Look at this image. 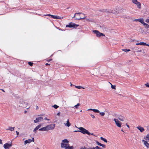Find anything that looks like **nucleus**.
<instances>
[{
    "mask_svg": "<svg viewBox=\"0 0 149 149\" xmlns=\"http://www.w3.org/2000/svg\"><path fill=\"white\" fill-rule=\"evenodd\" d=\"M100 11L103 12L109 13V12L106 9H103L100 10Z\"/></svg>",
    "mask_w": 149,
    "mask_h": 149,
    "instance_id": "c85d7f7f",
    "label": "nucleus"
},
{
    "mask_svg": "<svg viewBox=\"0 0 149 149\" xmlns=\"http://www.w3.org/2000/svg\"><path fill=\"white\" fill-rule=\"evenodd\" d=\"M136 45H146V43L145 42H140V43H136Z\"/></svg>",
    "mask_w": 149,
    "mask_h": 149,
    "instance_id": "a211bd4d",
    "label": "nucleus"
},
{
    "mask_svg": "<svg viewBox=\"0 0 149 149\" xmlns=\"http://www.w3.org/2000/svg\"><path fill=\"white\" fill-rule=\"evenodd\" d=\"M88 109V110H92V109Z\"/></svg>",
    "mask_w": 149,
    "mask_h": 149,
    "instance_id": "864d4df0",
    "label": "nucleus"
},
{
    "mask_svg": "<svg viewBox=\"0 0 149 149\" xmlns=\"http://www.w3.org/2000/svg\"><path fill=\"white\" fill-rule=\"evenodd\" d=\"M148 128H149V126L148 127V129L149 130V129H148Z\"/></svg>",
    "mask_w": 149,
    "mask_h": 149,
    "instance_id": "69168bd1",
    "label": "nucleus"
},
{
    "mask_svg": "<svg viewBox=\"0 0 149 149\" xmlns=\"http://www.w3.org/2000/svg\"><path fill=\"white\" fill-rule=\"evenodd\" d=\"M55 125L54 124L47 125V126L48 129V130L54 129V128Z\"/></svg>",
    "mask_w": 149,
    "mask_h": 149,
    "instance_id": "0eeeda50",
    "label": "nucleus"
},
{
    "mask_svg": "<svg viewBox=\"0 0 149 149\" xmlns=\"http://www.w3.org/2000/svg\"><path fill=\"white\" fill-rule=\"evenodd\" d=\"M43 118L41 117H38L36 118V120H34V122L35 123H37L43 120Z\"/></svg>",
    "mask_w": 149,
    "mask_h": 149,
    "instance_id": "423d86ee",
    "label": "nucleus"
},
{
    "mask_svg": "<svg viewBox=\"0 0 149 149\" xmlns=\"http://www.w3.org/2000/svg\"><path fill=\"white\" fill-rule=\"evenodd\" d=\"M91 135H94V136H96L94 135H93V133H91H91L90 135H91Z\"/></svg>",
    "mask_w": 149,
    "mask_h": 149,
    "instance_id": "6e6d98bb",
    "label": "nucleus"
},
{
    "mask_svg": "<svg viewBox=\"0 0 149 149\" xmlns=\"http://www.w3.org/2000/svg\"><path fill=\"white\" fill-rule=\"evenodd\" d=\"M86 19V17L84 16V17L83 18L80 17L79 18H75V19L76 20H80V19Z\"/></svg>",
    "mask_w": 149,
    "mask_h": 149,
    "instance_id": "5701e85b",
    "label": "nucleus"
},
{
    "mask_svg": "<svg viewBox=\"0 0 149 149\" xmlns=\"http://www.w3.org/2000/svg\"><path fill=\"white\" fill-rule=\"evenodd\" d=\"M75 87L76 88H77L78 89H81V88L84 89V88L82 86H75Z\"/></svg>",
    "mask_w": 149,
    "mask_h": 149,
    "instance_id": "a878e982",
    "label": "nucleus"
},
{
    "mask_svg": "<svg viewBox=\"0 0 149 149\" xmlns=\"http://www.w3.org/2000/svg\"><path fill=\"white\" fill-rule=\"evenodd\" d=\"M143 24V26H145V28L147 29L149 28V25H148V24H147L146 23L144 22Z\"/></svg>",
    "mask_w": 149,
    "mask_h": 149,
    "instance_id": "aec40b11",
    "label": "nucleus"
},
{
    "mask_svg": "<svg viewBox=\"0 0 149 149\" xmlns=\"http://www.w3.org/2000/svg\"><path fill=\"white\" fill-rule=\"evenodd\" d=\"M126 126H127V127H128L129 128H130L129 125H127V123L126 124Z\"/></svg>",
    "mask_w": 149,
    "mask_h": 149,
    "instance_id": "3c124183",
    "label": "nucleus"
},
{
    "mask_svg": "<svg viewBox=\"0 0 149 149\" xmlns=\"http://www.w3.org/2000/svg\"><path fill=\"white\" fill-rule=\"evenodd\" d=\"M12 145V144L11 143H6L4 145L3 147L5 149H7L11 147Z\"/></svg>",
    "mask_w": 149,
    "mask_h": 149,
    "instance_id": "6e6552de",
    "label": "nucleus"
},
{
    "mask_svg": "<svg viewBox=\"0 0 149 149\" xmlns=\"http://www.w3.org/2000/svg\"><path fill=\"white\" fill-rule=\"evenodd\" d=\"M52 107H54L55 109H57L59 107V106L56 104H54V105L52 106Z\"/></svg>",
    "mask_w": 149,
    "mask_h": 149,
    "instance_id": "c756f323",
    "label": "nucleus"
},
{
    "mask_svg": "<svg viewBox=\"0 0 149 149\" xmlns=\"http://www.w3.org/2000/svg\"><path fill=\"white\" fill-rule=\"evenodd\" d=\"M28 64L31 66H32L33 65V63L29 62H28Z\"/></svg>",
    "mask_w": 149,
    "mask_h": 149,
    "instance_id": "c9c22d12",
    "label": "nucleus"
},
{
    "mask_svg": "<svg viewBox=\"0 0 149 149\" xmlns=\"http://www.w3.org/2000/svg\"><path fill=\"white\" fill-rule=\"evenodd\" d=\"M132 2L133 3L136 4L139 8H141V4L139 2H138L137 0H133Z\"/></svg>",
    "mask_w": 149,
    "mask_h": 149,
    "instance_id": "39448f33",
    "label": "nucleus"
},
{
    "mask_svg": "<svg viewBox=\"0 0 149 149\" xmlns=\"http://www.w3.org/2000/svg\"><path fill=\"white\" fill-rule=\"evenodd\" d=\"M133 21H139V19H136L134 20Z\"/></svg>",
    "mask_w": 149,
    "mask_h": 149,
    "instance_id": "79ce46f5",
    "label": "nucleus"
},
{
    "mask_svg": "<svg viewBox=\"0 0 149 149\" xmlns=\"http://www.w3.org/2000/svg\"><path fill=\"white\" fill-rule=\"evenodd\" d=\"M101 146H102L103 148H105L106 147V145H105L102 144V145Z\"/></svg>",
    "mask_w": 149,
    "mask_h": 149,
    "instance_id": "ea45409f",
    "label": "nucleus"
},
{
    "mask_svg": "<svg viewBox=\"0 0 149 149\" xmlns=\"http://www.w3.org/2000/svg\"><path fill=\"white\" fill-rule=\"evenodd\" d=\"M79 26V25L78 24H76L73 22H70L69 23V24L66 25V27H68L69 28H76Z\"/></svg>",
    "mask_w": 149,
    "mask_h": 149,
    "instance_id": "7ed1b4c3",
    "label": "nucleus"
},
{
    "mask_svg": "<svg viewBox=\"0 0 149 149\" xmlns=\"http://www.w3.org/2000/svg\"><path fill=\"white\" fill-rule=\"evenodd\" d=\"M82 14V13H76L75 14L74 16V17H73V18L74 17L75 15L77 16L78 14Z\"/></svg>",
    "mask_w": 149,
    "mask_h": 149,
    "instance_id": "2f4dec72",
    "label": "nucleus"
},
{
    "mask_svg": "<svg viewBox=\"0 0 149 149\" xmlns=\"http://www.w3.org/2000/svg\"><path fill=\"white\" fill-rule=\"evenodd\" d=\"M36 108V109H38V106H37Z\"/></svg>",
    "mask_w": 149,
    "mask_h": 149,
    "instance_id": "680f3d73",
    "label": "nucleus"
},
{
    "mask_svg": "<svg viewBox=\"0 0 149 149\" xmlns=\"http://www.w3.org/2000/svg\"><path fill=\"white\" fill-rule=\"evenodd\" d=\"M122 50L123 51L125 52H126L130 51V49H122Z\"/></svg>",
    "mask_w": 149,
    "mask_h": 149,
    "instance_id": "cd10ccee",
    "label": "nucleus"
},
{
    "mask_svg": "<svg viewBox=\"0 0 149 149\" xmlns=\"http://www.w3.org/2000/svg\"><path fill=\"white\" fill-rule=\"evenodd\" d=\"M32 141H33V142H34V139L33 138H32Z\"/></svg>",
    "mask_w": 149,
    "mask_h": 149,
    "instance_id": "603ef678",
    "label": "nucleus"
},
{
    "mask_svg": "<svg viewBox=\"0 0 149 149\" xmlns=\"http://www.w3.org/2000/svg\"><path fill=\"white\" fill-rule=\"evenodd\" d=\"M91 149H96L95 148V147H93V148H91Z\"/></svg>",
    "mask_w": 149,
    "mask_h": 149,
    "instance_id": "09e8293b",
    "label": "nucleus"
},
{
    "mask_svg": "<svg viewBox=\"0 0 149 149\" xmlns=\"http://www.w3.org/2000/svg\"><path fill=\"white\" fill-rule=\"evenodd\" d=\"M16 133L17 135H19V132L18 131H16Z\"/></svg>",
    "mask_w": 149,
    "mask_h": 149,
    "instance_id": "a18cd8bd",
    "label": "nucleus"
},
{
    "mask_svg": "<svg viewBox=\"0 0 149 149\" xmlns=\"http://www.w3.org/2000/svg\"><path fill=\"white\" fill-rule=\"evenodd\" d=\"M42 126L41 125V124H39L38 125H37L33 130V132L36 133L37 132V130H39V128L41 127Z\"/></svg>",
    "mask_w": 149,
    "mask_h": 149,
    "instance_id": "9b49d317",
    "label": "nucleus"
},
{
    "mask_svg": "<svg viewBox=\"0 0 149 149\" xmlns=\"http://www.w3.org/2000/svg\"><path fill=\"white\" fill-rule=\"evenodd\" d=\"M95 148L96 149H102V148H100L98 146H97L96 147H95Z\"/></svg>",
    "mask_w": 149,
    "mask_h": 149,
    "instance_id": "4c0bfd02",
    "label": "nucleus"
},
{
    "mask_svg": "<svg viewBox=\"0 0 149 149\" xmlns=\"http://www.w3.org/2000/svg\"><path fill=\"white\" fill-rule=\"evenodd\" d=\"M114 120L115 122L116 125L118 127H121V123H120V122L118 120V119L114 118Z\"/></svg>",
    "mask_w": 149,
    "mask_h": 149,
    "instance_id": "1a4fd4ad",
    "label": "nucleus"
},
{
    "mask_svg": "<svg viewBox=\"0 0 149 149\" xmlns=\"http://www.w3.org/2000/svg\"><path fill=\"white\" fill-rule=\"evenodd\" d=\"M0 144H2V141L1 139H0Z\"/></svg>",
    "mask_w": 149,
    "mask_h": 149,
    "instance_id": "49530a36",
    "label": "nucleus"
},
{
    "mask_svg": "<svg viewBox=\"0 0 149 149\" xmlns=\"http://www.w3.org/2000/svg\"><path fill=\"white\" fill-rule=\"evenodd\" d=\"M78 128L79 130V132L82 133L84 134H87L89 135L91 134L90 132L83 127H80Z\"/></svg>",
    "mask_w": 149,
    "mask_h": 149,
    "instance_id": "f03ea898",
    "label": "nucleus"
},
{
    "mask_svg": "<svg viewBox=\"0 0 149 149\" xmlns=\"http://www.w3.org/2000/svg\"><path fill=\"white\" fill-rule=\"evenodd\" d=\"M1 90L2 91H4V90H3V89H1Z\"/></svg>",
    "mask_w": 149,
    "mask_h": 149,
    "instance_id": "e2e57ef3",
    "label": "nucleus"
},
{
    "mask_svg": "<svg viewBox=\"0 0 149 149\" xmlns=\"http://www.w3.org/2000/svg\"><path fill=\"white\" fill-rule=\"evenodd\" d=\"M144 139L149 141V134H148L146 137H144Z\"/></svg>",
    "mask_w": 149,
    "mask_h": 149,
    "instance_id": "b1692460",
    "label": "nucleus"
},
{
    "mask_svg": "<svg viewBox=\"0 0 149 149\" xmlns=\"http://www.w3.org/2000/svg\"><path fill=\"white\" fill-rule=\"evenodd\" d=\"M100 138L101 140H103L104 142L107 143V140L106 139H105L102 137H100Z\"/></svg>",
    "mask_w": 149,
    "mask_h": 149,
    "instance_id": "393cba45",
    "label": "nucleus"
},
{
    "mask_svg": "<svg viewBox=\"0 0 149 149\" xmlns=\"http://www.w3.org/2000/svg\"><path fill=\"white\" fill-rule=\"evenodd\" d=\"M69 141L67 139H64L62 141L61 143V147L62 148H65L68 146H69Z\"/></svg>",
    "mask_w": 149,
    "mask_h": 149,
    "instance_id": "f257e3e1",
    "label": "nucleus"
},
{
    "mask_svg": "<svg viewBox=\"0 0 149 149\" xmlns=\"http://www.w3.org/2000/svg\"><path fill=\"white\" fill-rule=\"evenodd\" d=\"M111 13H115V12H113V11H111Z\"/></svg>",
    "mask_w": 149,
    "mask_h": 149,
    "instance_id": "5fc2aeb1",
    "label": "nucleus"
},
{
    "mask_svg": "<svg viewBox=\"0 0 149 149\" xmlns=\"http://www.w3.org/2000/svg\"><path fill=\"white\" fill-rule=\"evenodd\" d=\"M90 115L91 116L92 118H95V117L93 115L91 114Z\"/></svg>",
    "mask_w": 149,
    "mask_h": 149,
    "instance_id": "a19ab883",
    "label": "nucleus"
},
{
    "mask_svg": "<svg viewBox=\"0 0 149 149\" xmlns=\"http://www.w3.org/2000/svg\"><path fill=\"white\" fill-rule=\"evenodd\" d=\"M14 128H15L14 127H9L8 128V129H7L6 130H10V131H12L14 130Z\"/></svg>",
    "mask_w": 149,
    "mask_h": 149,
    "instance_id": "6ab92c4d",
    "label": "nucleus"
},
{
    "mask_svg": "<svg viewBox=\"0 0 149 149\" xmlns=\"http://www.w3.org/2000/svg\"><path fill=\"white\" fill-rule=\"evenodd\" d=\"M80 105V104L79 103H78L77 104V105H75L74 106V107H75L77 109L78 108V107Z\"/></svg>",
    "mask_w": 149,
    "mask_h": 149,
    "instance_id": "7c9ffc66",
    "label": "nucleus"
},
{
    "mask_svg": "<svg viewBox=\"0 0 149 149\" xmlns=\"http://www.w3.org/2000/svg\"><path fill=\"white\" fill-rule=\"evenodd\" d=\"M139 21L143 24L144 22L143 21V18L139 19Z\"/></svg>",
    "mask_w": 149,
    "mask_h": 149,
    "instance_id": "412c9836",
    "label": "nucleus"
},
{
    "mask_svg": "<svg viewBox=\"0 0 149 149\" xmlns=\"http://www.w3.org/2000/svg\"><path fill=\"white\" fill-rule=\"evenodd\" d=\"M32 141V140L30 139H29L28 140H26L24 141V145H26L27 143H30Z\"/></svg>",
    "mask_w": 149,
    "mask_h": 149,
    "instance_id": "2eb2a0df",
    "label": "nucleus"
},
{
    "mask_svg": "<svg viewBox=\"0 0 149 149\" xmlns=\"http://www.w3.org/2000/svg\"><path fill=\"white\" fill-rule=\"evenodd\" d=\"M92 111L95 113H99L100 111L99 110L95 109H93Z\"/></svg>",
    "mask_w": 149,
    "mask_h": 149,
    "instance_id": "bb28decb",
    "label": "nucleus"
},
{
    "mask_svg": "<svg viewBox=\"0 0 149 149\" xmlns=\"http://www.w3.org/2000/svg\"><path fill=\"white\" fill-rule=\"evenodd\" d=\"M60 112H58L57 113V116H60Z\"/></svg>",
    "mask_w": 149,
    "mask_h": 149,
    "instance_id": "37998d69",
    "label": "nucleus"
},
{
    "mask_svg": "<svg viewBox=\"0 0 149 149\" xmlns=\"http://www.w3.org/2000/svg\"><path fill=\"white\" fill-rule=\"evenodd\" d=\"M141 132H143L144 131V129L143 127L140 126H138L136 127Z\"/></svg>",
    "mask_w": 149,
    "mask_h": 149,
    "instance_id": "4468645a",
    "label": "nucleus"
},
{
    "mask_svg": "<svg viewBox=\"0 0 149 149\" xmlns=\"http://www.w3.org/2000/svg\"><path fill=\"white\" fill-rule=\"evenodd\" d=\"M93 32L96 34V36L97 37H100L102 36H105V35L103 33L100 32L97 30H93Z\"/></svg>",
    "mask_w": 149,
    "mask_h": 149,
    "instance_id": "20e7f679",
    "label": "nucleus"
},
{
    "mask_svg": "<svg viewBox=\"0 0 149 149\" xmlns=\"http://www.w3.org/2000/svg\"><path fill=\"white\" fill-rule=\"evenodd\" d=\"M44 119L46 120H49V119H47V117H45L44 118Z\"/></svg>",
    "mask_w": 149,
    "mask_h": 149,
    "instance_id": "c03bdc74",
    "label": "nucleus"
},
{
    "mask_svg": "<svg viewBox=\"0 0 149 149\" xmlns=\"http://www.w3.org/2000/svg\"><path fill=\"white\" fill-rule=\"evenodd\" d=\"M142 141L143 143L145 146H146L148 149L149 148V144L147 142L144 140H142Z\"/></svg>",
    "mask_w": 149,
    "mask_h": 149,
    "instance_id": "f8f14e48",
    "label": "nucleus"
},
{
    "mask_svg": "<svg viewBox=\"0 0 149 149\" xmlns=\"http://www.w3.org/2000/svg\"><path fill=\"white\" fill-rule=\"evenodd\" d=\"M121 131H122V132H124L123 130L122 129V130H121Z\"/></svg>",
    "mask_w": 149,
    "mask_h": 149,
    "instance_id": "0e129e2a",
    "label": "nucleus"
},
{
    "mask_svg": "<svg viewBox=\"0 0 149 149\" xmlns=\"http://www.w3.org/2000/svg\"><path fill=\"white\" fill-rule=\"evenodd\" d=\"M39 131H48V129L47 128V126L46 127H43L42 128H40L39 129Z\"/></svg>",
    "mask_w": 149,
    "mask_h": 149,
    "instance_id": "ddd939ff",
    "label": "nucleus"
},
{
    "mask_svg": "<svg viewBox=\"0 0 149 149\" xmlns=\"http://www.w3.org/2000/svg\"><path fill=\"white\" fill-rule=\"evenodd\" d=\"M145 85L146 86L149 87V83H147L145 84Z\"/></svg>",
    "mask_w": 149,
    "mask_h": 149,
    "instance_id": "e433bc0d",
    "label": "nucleus"
},
{
    "mask_svg": "<svg viewBox=\"0 0 149 149\" xmlns=\"http://www.w3.org/2000/svg\"><path fill=\"white\" fill-rule=\"evenodd\" d=\"M145 21L148 23H149V18L146 19V20Z\"/></svg>",
    "mask_w": 149,
    "mask_h": 149,
    "instance_id": "58836bf2",
    "label": "nucleus"
},
{
    "mask_svg": "<svg viewBox=\"0 0 149 149\" xmlns=\"http://www.w3.org/2000/svg\"><path fill=\"white\" fill-rule=\"evenodd\" d=\"M86 149H91V148H86Z\"/></svg>",
    "mask_w": 149,
    "mask_h": 149,
    "instance_id": "052dcab7",
    "label": "nucleus"
},
{
    "mask_svg": "<svg viewBox=\"0 0 149 149\" xmlns=\"http://www.w3.org/2000/svg\"><path fill=\"white\" fill-rule=\"evenodd\" d=\"M37 149H39V148H37Z\"/></svg>",
    "mask_w": 149,
    "mask_h": 149,
    "instance_id": "774afa93",
    "label": "nucleus"
},
{
    "mask_svg": "<svg viewBox=\"0 0 149 149\" xmlns=\"http://www.w3.org/2000/svg\"><path fill=\"white\" fill-rule=\"evenodd\" d=\"M50 65V64H49L48 63H46L45 64V65Z\"/></svg>",
    "mask_w": 149,
    "mask_h": 149,
    "instance_id": "8fccbe9b",
    "label": "nucleus"
},
{
    "mask_svg": "<svg viewBox=\"0 0 149 149\" xmlns=\"http://www.w3.org/2000/svg\"><path fill=\"white\" fill-rule=\"evenodd\" d=\"M96 142L98 146H101L102 145V144L101 143H99L98 141H96Z\"/></svg>",
    "mask_w": 149,
    "mask_h": 149,
    "instance_id": "473e14b6",
    "label": "nucleus"
},
{
    "mask_svg": "<svg viewBox=\"0 0 149 149\" xmlns=\"http://www.w3.org/2000/svg\"><path fill=\"white\" fill-rule=\"evenodd\" d=\"M118 119L121 121H123L125 119V118L121 116H118Z\"/></svg>",
    "mask_w": 149,
    "mask_h": 149,
    "instance_id": "dca6fc26",
    "label": "nucleus"
},
{
    "mask_svg": "<svg viewBox=\"0 0 149 149\" xmlns=\"http://www.w3.org/2000/svg\"><path fill=\"white\" fill-rule=\"evenodd\" d=\"M74 148L73 146H68L65 149H73Z\"/></svg>",
    "mask_w": 149,
    "mask_h": 149,
    "instance_id": "4be33fe9",
    "label": "nucleus"
},
{
    "mask_svg": "<svg viewBox=\"0 0 149 149\" xmlns=\"http://www.w3.org/2000/svg\"><path fill=\"white\" fill-rule=\"evenodd\" d=\"M66 122V123L65 124V125L68 127H69L71 125L70 124V123L69 120L68 119Z\"/></svg>",
    "mask_w": 149,
    "mask_h": 149,
    "instance_id": "f3484780",
    "label": "nucleus"
},
{
    "mask_svg": "<svg viewBox=\"0 0 149 149\" xmlns=\"http://www.w3.org/2000/svg\"><path fill=\"white\" fill-rule=\"evenodd\" d=\"M75 126L76 127H76V125H75Z\"/></svg>",
    "mask_w": 149,
    "mask_h": 149,
    "instance_id": "338daca9",
    "label": "nucleus"
},
{
    "mask_svg": "<svg viewBox=\"0 0 149 149\" xmlns=\"http://www.w3.org/2000/svg\"><path fill=\"white\" fill-rule=\"evenodd\" d=\"M110 84L111 85V88L113 89H116V86L114 85H113L111 83H110Z\"/></svg>",
    "mask_w": 149,
    "mask_h": 149,
    "instance_id": "72a5a7b5",
    "label": "nucleus"
},
{
    "mask_svg": "<svg viewBox=\"0 0 149 149\" xmlns=\"http://www.w3.org/2000/svg\"><path fill=\"white\" fill-rule=\"evenodd\" d=\"M74 132H79V130H75Z\"/></svg>",
    "mask_w": 149,
    "mask_h": 149,
    "instance_id": "de8ad7c7",
    "label": "nucleus"
},
{
    "mask_svg": "<svg viewBox=\"0 0 149 149\" xmlns=\"http://www.w3.org/2000/svg\"><path fill=\"white\" fill-rule=\"evenodd\" d=\"M87 20L89 21H91V20L89 19H86Z\"/></svg>",
    "mask_w": 149,
    "mask_h": 149,
    "instance_id": "4d7b16f0",
    "label": "nucleus"
},
{
    "mask_svg": "<svg viewBox=\"0 0 149 149\" xmlns=\"http://www.w3.org/2000/svg\"><path fill=\"white\" fill-rule=\"evenodd\" d=\"M100 113L102 116H103L105 114V113L104 112H100Z\"/></svg>",
    "mask_w": 149,
    "mask_h": 149,
    "instance_id": "f704fd0d",
    "label": "nucleus"
},
{
    "mask_svg": "<svg viewBox=\"0 0 149 149\" xmlns=\"http://www.w3.org/2000/svg\"><path fill=\"white\" fill-rule=\"evenodd\" d=\"M146 45L149 47V44H146Z\"/></svg>",
    "mask_w": 149,
    "mask_h": 149,
    "instance_id": "13d9d810",
    "label": "nucleus"
},
{
    "mask_svg": "<svg viewBox=\"0 0 149 149\" xmlns=\"http://www.w3.org/2000/svg\"><path fill=\"white\" fill-rule=\"evenodd\" d=\"M52 60V59H50L48 61H50Z\"/></svg>",
    "mask_w": 149,
    "mask_h": 149,
    "instance_id": "bf43d9fd",
    "label": "nucleus"
},
{
    "mask_svg": "<svg viewBox=\"0 0 149 149\" xmlns=\"http://www.w3.org/2000/svg\"><path fill=\"white\" fill-rule=\"evenodd\" d=\"M45 15L49 16L50 17H51L53 18H54V19H60V17L59 16H55V15H52L49 14H47L46 15Z\"/></svg>",
    "mask_w": 149,
    "mask_h": 149,
    "instance_id": "9d476101",
    "label": "nucleus"
}]
</instances>
